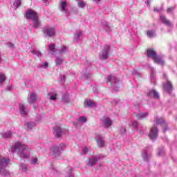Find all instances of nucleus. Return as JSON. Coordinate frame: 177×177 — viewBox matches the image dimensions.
<instances>
[{
	"mask_svg": "<svg viewBox=\"0 0 177 177\" xmlns=\"http://www.w3.org/2000/svg\"><path fill=\"white\" fill-rule=\"evenodd\" d=\"M88 148H84L83 149V153L84 154H86V153H88Z\"/></svg>",
	"mask_w": 177,
	"mask_h": 177,
	"instance_id": "nucleus-39",
	"label": "nucleus"
},
{
	"mask_svg": "<svg viewBox=\"0 0 177 177\" xmlns=\"http://www.w3.org/2000/svg\"><path fill=\"white\" fill-rule=\"evenodd\" d=\"M28 102L30 104H34L35 102H37V95L35 94H30L28 96Z\"/></svg>",
	"mask_w": 177,
	"mask_h": 177,
	"instance_id": "nucleus-12",
	"label": "nucleus"
},
{
	"mask_svg": "<svg viewBox=\"0 0 177 177\" xmlns=\"http://www.w3.org/2000/svg\"><path fill=\"white\" fill-rule=\"evenodd\" d=\"M6 81V76L4 74L0 73V84Z\"/></svg>",
	"mask_w": 177,
	"mask_h": 177,
	"instance_id": "nucleus-25",
	"label": "nucleus"
},
{
	"mask_svg": "<svg viewBox=\"0 0 177 177\" xmlns=\"http://www.w3.org/2000/svg\"><path fill=\"white\" fill-rule=\"evenodd\" d=\"M10 160L6 158L0 157V167H6L9 164Z\"/></svg>",
	"mask_w": 177,
	"mask_h": 177,
	"instance_id": "nucleus-13",
	"label": "nucleus"
},
{
	"mask_svg": "<svg viewBox=\"0 0 177 177\" xmlns=\"http://www.w3.org/2000/svg\"><path fill=\"white\" fill-rule=\"evenodd\" d=\"M107 80V82H109L110 85H113V84L117 83V78L115 76H112L111 75H108Z\"/></svg>",
	"mask_w": 177,
	"mask_h": 177,
	"instance_id": "nucleus-14",
	"label": "nucleus"
},
{
	"mask_svg": "<svg viewBox=\"0 0 177 177\" xmlns=\"http://www.w3.org/2000/svg\"><path fill=\"white\" fill-rule=\"evenodd\" d=\"M97 162V158H93V159H89L88 162V165L89 167H93Z\"/></svg>",
	"mask_w": 177,
	"mask_h": 177,
	"instance_id": "nucleus-18",
	"label": "nucleus"
},
{
	"mask_svg": "<svg viewBox=\"0 0 177 177\" xmlns=\"http://www.w3.org/2000/svg\"><path fill=\"white\" fill-rule=\"evenodd\" d=\"M151 75L152 78H153V77H154V73L151 72Z\"/></svg>",
	"mask_w": 177,
	"mask_h": 177,
	"instance_id": "nucleus-44",
	"label": "nucleus"
},
{
	"mask_svg": "<svg viewBox=\"0 0 177 177\" xmlns=\"http://www.w3.org/2000/svg\"><path fill=\"white\" fill-rule=\"evenodd\" d=\"M88 107H96V102H92V100H88L86 102Z\"/></svg>",
	"mask_w": 177,
	"mask_h": 177,
	"instance_id": "nucleus-22",
	"label": "nucleus"
},
{
	"mask_svg": "<svg viewBox=\"0 0 177 177\" xmlns=\"http://www.w3.org/2000/svg\"><path fill=\"white\" fill-rule=\"evenodd\" d=\"M160 20L162 23H163V24H165V26H170L172 25V23H171V21L167 19V17H165V15H160Z\"/></svg>",
	"mask_w": 177,
	"mask_h": 177,
	"instance_id": "nucleus-9",
	"label": "nucleus"
},
{
	"mask_svg": "<svg viewBox=\"0 0 177 177\" xmlns=\"http://www.w3.org/2000/svg\"><path fill=\"white\" fill-rule=\"evenodd\" d=\"M14 147L16 150L19 149V153H21V157H23L24 158H28L29 154L27 153V151L30 150L28 147H26V145H21L20 142H17L14 145Z\"/></svg>",
	"mask_w": 177,
	"mask_h": 177,
	"instance_id": "nucleus-1",
	"label": "nucleus"
},
{
	"mask_svg": "<svg viewBox=\"0 0 177 177\" xmlns=\"http://www.w3.org/2000/svg\"><path fill=\"white\" fill-rule=\"evenodd\" d=\"M147 34L149 38H153L154 37V32L153 30H147Z\"/></svg>",
	"mask_w": 177,
	"mask_h": 177,
	"instance_id": "nucleus-27",
	"label": "nucleus"
},
{
	"mask_svg": "<svg viewBox=\"0 0 177 177\" xmlns=\"http://www.w3.org/2000/svg\"><path fill=\"white\" fill-rule=\"evenodd\" d=\"M32 53H35V51H32Z\"/></svg>",
	"mask_w": 177,
	"mask_h": 177,
	"instance_id": "nucleus-50",
	"label": "nucleus"
},
{
	"mask_svg": "<svg viewBox=\"0 0 177 177\" xmlns=\"http://www.w3.org/2000/svg\"><path fill=\"white\" fill-rule=\"evenodd\" d=\"M33 21V27L35 28H38L41 26V23H39V19L37 17L35 19H32Z\"/></svg>",
	"mask_w": 177,
	"mask_h": 177,
	"instance_id": "nucleus-19",
	"label": "nucleus"
},
{
	"mask_svg": "<svg viewBox=\"0 0 177 177\" xmlns=\"http://www.w3.org/2000/svg\"><path fill=\"white\" fill-rule=\"evenodd\" d=\"M10 133H9V132H6L5 133V136H6V138H9V136H10Z\"/></svg>",
	"mask_w": 177,
	"mask_h": 177,
	"instance_id": "nucleus-40",
	"label": "nucleus"
},
{
	"mask_svg": "<svg viewBox=\"0 0 177 177\" xmlns=\"http://www.w3.org/2000/svg\"><path fill=\"white\" fill-rule=\"evenodd\" d=\"M44 68H48V62H45V63L44 64Z\"/></svg>",
	"mask_w": 177,
	"mask_h": 177,
	"instance_id": "nucleus-43",
	"label": "nucleus"
},
{
	"mask_svg": "<svg viewBox=\"0 0 177 177\" xmlns=\"http://www.w3.org/2000/svg\"><path fill=\"white\" fill-rule=\"evenodd\" d=\"M163 88L166 92H168L169 93L172 91L173 86L172 83L169 82V80L167 81V83H165L163 84Z\"/></svg>",
	"mask_w": 177,
	"mask_h": 177,
	"instance_id": "nucleus-7",
	"label": "nucleus"
},
{
	"mask_svg": "<svg viewBox=\"0 0 177 177\" xmlns=\"http://www.w3.org/2000/svg\"><path fill=\"white\" fill-rule=\"evenodd\" d=\"M156 62L157 64H160L161 66H164L165 64V62H164V60H162V59L160 58L158 56L156 57Z\"/></svg>",
	"mask_w": 177,
	"mask_h": 177,
	"instance_id": "nucleus-20",
	"label": "nucleus"
},
{
	"mask_svg": "<svg viewBox=\"0 0 177 177\" xmlns=\"http://www.w3.org/2000/svg\"><path fill=\"white\" fill-rule=\"evenodd\" d=\"M62 63H63V59H62V58H57L55 59V64H56V66H60V64H62Z\"/></svg>",
	"mask_w": 177,
	"mask_h": 177,
	"instance_id": "nucleus-26",
	"label": "nucleus"
},
{
	"mask_svg": "<svg viewBox=\"0 0 177 177\" xmlns=\"http://www.w3.org/2000/svg\"><path fill=\"white\" fill-rule=\"evenodd\" d=\"M124 132H127V129H124Z\"/></svg>",
	"mask_w": 177,
	"mask_h": 177,
	"instance_id": "nucleus-48",
	"label": "nucleus"
},
{
	"mask_svg": "<svg viewBox=\"0 0 177 177\" xmlns=\"http://www.w3.org/2000/svg\"><path fill=\"white\" fill-rule=\"evenodd\" d=\"M147 57L153 59V62H156V50L153 48H149L147 51Z\"/></svg>",
	"mask_w": 177,
	"mask_h": 177,
	"instance_id": "nucleus-6",
	"label": "nucleus"
},
{
	"mask_svg": "<svg viewBox=\"0 0 177 177\" xmlns=\"http://www.w3.org/2000/svg\"><path fill=\"white\" fill-rule=\"evenodd\" d=\"M19 109L20 113L22 114V115H26V114H27V111H26V107H24V105L19 104Z\"/></svg>",
	"mask_w": 177,
	"mask_h": 177,
	"instance_id": "nucleus-21",
	"label": "nucleus"
},
{
	"mask_svg": "<svg viewBox=\"0 0 177 177\" xmlns=\"http://www.w3.org/2000/svg\"><path fill=\"white\" fill-rule=\"evenodd\" d=\"M133 127H138V122H133Z\"/></svg>",
	"mask_w": 177,
	"mask_h": 177,
	"instance_id": "nucleus-42",
	"label": "nucleus"
},
{
	"mask_svg": "<svg viewBox=\"0 0 177 177\" xmlns=\"http://www.w3.org/2000/svg\"><path fill=\"white\" fill-rule=\"evenodd\" d=\"M78 6L80 8H85V3L84 1H80L78 3Z\"/></svg>",
	"mask_w": 177,
	"mask_h": 177,
	"instance_id": "nucleus-35",
	"label": "nucleus"
},
{
	"mask_svg": "<svg viewBox=\"0 0 177 177\" xmlns=\"http://www.w3.org/2000/svg\"><path fill=\"white\" fill-rule=\"evenodd\" d=\"M146 3H147V5H150V1H147L146 2Z\"/></svg>",
	"mask_w": 177,
	"mask_h": 177,
	"instance_id": "nucleus-45",
	"label": "nucleus"
},
{
	"mask_svg": "<svg viewBox=\"0 0 177 177\" xmlns=\"http://www.w3.org/2000/svg\"><path fill=\"white\" fill-rule=\"evenodd\" d=\"M148 96H153L156 97V90H152L148 93Z\"/></svg>",
	"mask_w": 177,
	"mask_h": 177,
	"instance_id": "nucleus-31",
	"label": "nucleus"
},
{
	"mask_svg": "<svg viewBox=\"0 0 177 177\" xmlns=\"http://www.w3.org/2000/svg\"><path fill=\"white\" fill-rule=\"evenodd\" d=\"M156 99H160V95H158V93H156Z\"/></svg>",
	"mask_w": 177,
	"mask_h": 177,
	"instance_id": "nucleus-41",
	"label": "nucleus"
},
{
	"mask_svg": "<svg viewBox=\"0 0 177 177\" xmlns=\"http://www.w3.org/2000/svg\"><path fill=\"white\" fill-rule=\"evenodd\" d=\"M157 124L160 125V127H162L164 132H165L166 131H168V124L165 122V120H164V118H160L157 119Z\"/></svg>",
	"mask_w": 177,
	"mask_h": 177,
	"instance_id": "nucleus-3",
	"label": "nucleus"
},
{
	"mask_svg": "<svg viewBox=\"0 0 177 177\" xmlns=\"http://www.w3.org/2000/svg\"><path fill=\"white\" fill-rule=\"evenodd\" d=\"M57 94H54L50 97V100H57Z\"/></svg>",
	"mask_w": 177,
	"mask_h": 177,
	"instance_id": "nucleus-34",
	"label": "nucleus"
},
{
	"mask_svg": "<svg viewBox=\"0 0 177 177\" xmlns=\"http://www.w3.org/2000/svg\"><path fill=\"white\" fill-rule=\"evenodd\" d=\"M28 128H30V123H27Z\"/></svg>",
	"mask_w": 177,
	"mask_h": 177,
	"instance_id": "nucleus-46",
	"label": "nucleus"
},
{
	"mask_svg": "<svg viewBox=\"0 0 177 177\" xmlns=\"http://www.w3.org/2000/svg\"><path fill=\"white\" fill-rule=\"evenodd\" d=\"M26 17L30 20H35L38 17V14L35 11L30 10L26 12Z\"/></svg>",
	"mask_w": 177,
	"mask_h": 177,
	"instance_id": "nucleus-4",
	"label": "nucleus"
},
{
	"mask_svg": "<svg viewBox=\"0 0 177 177\" xmlns=\"http://www.w3.org/2000/svg\"><path fill=\"white\" fill-rule=\"evenodd\" d=\"M174 7H170L167 8V13H172V10H174Z\"/></svg>",
	"mask_w": 177,
	"mask_h": 177,
	"instance_id": "nucleus-38",
	"label": "nucleus"
},
{
	"mask_svg": "<svg viewBox=\"0 0 177 177\" xmlns=\"http://www.w3.org/2000/svg\"><path fill=\"white\" fill-rule=\"evenodd\" d=\"M95 1H97V2H100V0H95Z\"/></svg>",
	"mask_w": 177,
	"mask_h": 177,
	"instance_id": "nucleus-49",
	"label": "nucleus"
},
{
	"mask_svg": "<svg viewBox=\"0 0 177 177\" xmlns=\"http://www.w3.org/2000/svg\"><path fill=\"white\" fill-rule=\"evenodd\" d=\"M109 52H110V46H105L104 49L100 53V59H101V60H106V59H108Z\"/></svg>",
	"mask_w": 177,
	"mask_h": 177,
	"instance_id": "nucleus-2",
	"label": "nucleus"
},
{
	"mask_svg": "<svg viewBox=\"0 0 177 177\" xmlns=\"http://www.w3.org/2000/svg\"><path fill=\"white\" fill-rule=\"evenodd\" d=\"M69 177H74V176H69Z\"/></svg>",
	"mask_w": 177,
	"mask_h": 177,
	"instance_id": "nucleus-51",
	"label": "nucleus"
},
{
	"mask_svg": "<svg viewBox=\"0 0 177 177\" xmlns=\"http://www.w3.org/2000/svg\"><path fill=\"white\" fill-rule=\"evenodd\" d=\"M66 52H67V47L64 46H62L61 48L58 50V53L59 55H62V53H64Z\"/></svg>",
	"mask_w": 177,
	"mask_h": 177,
	"instance_id": "nucleus-23",
	"label": "nucleus"
},
{
	"mask_svg": "<svg viewBox=\"0 0 177 177\" xmlns=\"http://www.w3.org/2000/svg\"><path fill=\"white\" fill-rule=\"evenodd\" d=\"M149 115L148 113H141L140 115L138 117V120H142V118H146Z\"/></svg>",
	"mask_w": 177,
	"mask_h": 177,
	"instance_id": "nucleus-29",
	"label": "nucleus"
},
{
	"mask_svg": "<svg viewBox=\"0 0 177 177\" xmlns=\"http://www.w3.org/2000/svg\"><path fill=\"white\" fill-rule=\"evenodd\" d=\"M79 122H86V118L84 116H82L79 118Z\"/></svg>",
	"mask_w": 177,
	"mask_h": 177,
	"instance_id": "nucleus-32",
	"label": "nucleus"
},
{
	"mask_svg": "<svg viewBox=\"0 0 177 177\" xmlns=\"http://www.w3.org/2000/svg\"><path fill=\"white\" fill-rule=\"evenodd\" d=\"M0 174L2 175H8V171L3 168H0Z\"/></svg>",
	"mask_w": 177,
	"mask_h": 177,
	"instance_id": "nucleus-33",
	"label": "nucleus"
},
{
	"mask_svg": "<svg viewBox=\"0 0 177 177\" xmlns=\"http://www.w3.org/2000/svg\"><path fill=\"white\" fill-rule=\"evenodd\" d=\"M102 122L105 128H109V127L113 125V121H111L109 118H104Z\"/></svg>",
	"mask_w": 177,
	"mask_h": 177,
	"instance_id": "nucleus-8",
	"label": "nucleus"
},
{
	"mask_svg": "<svg viewBox=\"0 0 177 177\" xmlns=\"http://www.w3.org/2000/svg\"><path fill=\"white\" fill-rule=\"evenodd\" d=\"M1 57H0V62H1Z\"/></svg>",
	"mask_w": 177,
	"mask_h": 177,
	"instance_id": "nucleus-52",
	"label": "nucleus"
},
{
	"mask_svg": "<svg viewBox=\"0 0 177 177\" xmlns=\"http://www.w3.org/2000/svg\"><path fill=\"white\" fill-rule=\"evenodd\" d=\"M49 50H50V52H56V46H55V44H50L49 46Z\"/></svg>",
	"mask_w": 177,
	"mask_h": 177,
	"instance_id": "nucleus-24",
	"label": "nucleus"
},
{
	"mask_svg": "<svg viewBox=\"0 0 177 177\" xmlns=\"http://www.w3.org/2000/svg\"><path fill=\"white\" fill-rule=\"evenodd\" d=\"M50 150L53 152V156L54 157H59V156H60V151L59 150V147L54 146L51 147Z\"/></svg>",
	"mask_w": 177,
	"mask_h": 177,
	"instance_id": "nucleus-11",
	"label": "nucleus"
},
{
	"mask_svg": "<svg viewBox=\"0 0 177 177\" xmlns=\"http://www.w3.org/2000/svg\"><path fill=\"white\" fill-rule=\"evenodd\" d=\"M43 32L48 37H53L55 35V28H45Z\"/></svg>",
	"mask_w": 177,
	"mask_h": 177,
	"instance_id": "nucleus-5",
	"label": "nucleus"
},
{
	"mask_svg": "<svg viewBox=\"0 0 177 177\" xmlns=\"http://www.w3.org/2000/svg\"><path fill=\"white\" fill-rule=\"evenodd\" d=\"M95 140L98 147H104V140H103L101 137H100L99 139H95Z\"/></svg>",
	"mask_w": 177,
	"mask_h": 177,
	"instance_id": "nucleus-17",
	"label": "nucleus"
},
{
	"mask_svg": "<svg viewBox=\"0 0 177 177\" xmlns=\"http://www.w3.org/2000/svg\"><path fill=\"white\" fill-rule=\"evenodd\" d=\"M20 5H21V1L20 0H15L14 2V6H15L16 8H19V6H20Z\"/></svg>",
	"mask_w": 177,
	"mask_h": 177,
	"instance_id": "nucleus-28",
	"label": "nucleus"
},
{
	"mask_svg": "<svg viewBox=\"0 0 177 177\" xmlns=\"http://www.w3.org/2000/svg\"><path fill=\"white\" fill-rule=\"evenodd\" d=\"M67 7V2L62 1L60 2L59 3V9H61V10L62 12H64L66 10V8Z\"/></svg>",
	"mask_w": 177,
	"mask_h": 177,
	"instance_id": "nucleus-16",
	"label": "nucleus"
},
{
	"mask_svg": "<svg viewBox=\"0 0 177 177\" xmlns=\"http://www.w3.org/2000/svg\"><path fill=\"white\" fill-rule=\"evenodd\" d=\"M64 145H62L61 146V150H63V147H64Z\"/></svg>",
	"mask_w": 177,
	"mask_h": 177,
	"instance_id": "nucleus-47",
	"label": "nucleus"
},
{
	"mask_svg": "<svg viewBox=\"0 0 177 177\" xmlns=\"http://www.w3.org/2000/svg\"><path fill=\"white\" fill-rule=\"evenodd\" d=\"M32 164H37L38 162V158H31Z\"/></svg>",
	"mask_w": 177,
	"mask_h": 177,
	"instance_id": "nucleus-37",
	"label": "nucleus"
},
{
	"mask_svg": "<svg viewBox=\"0 0 177 177\" xmlns=\"http://www.w3.org/2000/svg\"><path fill=\"white\" fill-rule=\"evenodd\" d=\"M164 154H165V151H164V148L159 149L158 152V156H164Z\"/></svg>",
	"mask_w": 177,
	"mask_h": 177,
	"instance_id": "nucleus-30",
	"label": "nucleus"
},
{
	"mask_svg": "<svg viewBox=\"0 0 177 177\" xmlns=\"http://www.w3.org/2000/svg\"><path fill=\"white\" fill-rule=\"evenodd\" d=\"M53 132L56 138H62V133H63V131H62V128L60 127L53 128Z\"/></svg>",
	"mask_w": 177,
	"mask_h": 177,
	"instance_id": "nucleus-10",
	"label": "nucleus"
},
{
	"mask_svg": "<svg viewBox=\"0 0 177 177\" xmlns=\"http://www.w3.org/2000/svg\"><path fill=\"white\" fill-rule=\"evenodd\" d=\"M20 167L21 168L22 171H24V172H26V171L28 169L26 165H21Z\"/></svg>",
	"mask_w": 177,
	"mask_h": 177,
	"instance_id": "nucleus-36",
	"label": "nucleus"
},
{
	"mask_svg": "<svg viewBox=\"0 0 177 177\" xmlns=\"http://www.w3.org/2000/svg\"><path fill=\"white\" fill-rule=\"evenodd\" d=\"M149 136L151 140H154V139H156V127H155L151 129V131L149 134Z\"/></svg>",
	"mask_w": 177,
	"mask_h": 177,
	"instance_id": "nucleus-15",
	"label": "nucleus"
}]
</instances>
